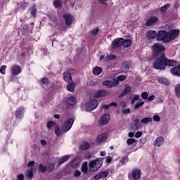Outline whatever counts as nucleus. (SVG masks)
Returning a JSON list of instances; mask_svg holds the SVG:
<instances>
[{
  "label": "nucleus",
  "mask_w": 180,
  "mask_h": 180,
  "mask_svg": "<svg viewBox=\"0 0 180 180\" xmlns=\"http://www.w3.org/2000/svg\"><path fill=\"white\" fill-rule=\"evenodd\" d=\"M179 34V30H173L169 32H167L165 30H160L158 32L157 35V40L158 41H172V40H175L178 35Z\"/></svg>",
  "instance_id": "obj_1"
},
{
  "label": "nucleus",
  "mask_w": 180,
  "mask_h": 180,
  "mask_svg": "<svg viewBox=\"0 0 180 180\" xmlns=\"http://www.w3.org/2000/svg\"><path fill=\"white\" fill-rule=\"evenodd\" d=\"M176 64V62L173 60L167 59L165 55L162 53L160 57L155 60L153 63V68L155 70H165L167 65L168 67H174Z\"/></svg>",
  "instance_id": "obj_2"
},
{
  "label": "nucleus",
  "mask_w": 180,
  "mask_h": 180,
  "mask_svg": "<svg viewBox=\"0 0 180 180\" xmlns=\"http://www.w3.org/2000/svg\"><path fill=\"white\" fill-rule=\"evenodd\" d=\"M63 119H65V121L62 124L61 131L60 129V127L57 126L55 127V134H56V136H61L63 131L64 133H67V131L71 130V127H72V124H74V119L68 117H64Z\"/></svg>",
  "instance_id": "obj_3"
},
{
  "label": "nucleus",
  "mask_w": 180,
  "mask_h": 180,
  "mask_svg": "<svg viewBox=\"0 0 180 180\" xmlns=\"http://www.w3.org/2000/svg\"><path fill=\"white\" fill-rule=\"evenodd\" d=\"M103 164V158H97L96 160H92L89 163L90 171L94 172V171H98Z\"/></svg>",
  "instance_id": "obj_4"
},
{
  "label": "nucleus",
  "mask_w": 180,
  "mask_h": 180,
  "mask_svg": "<svg viewBox=\"0 0 180 180\" xmlns=\"http://www.w3.org/2000/svg\"><path fill=\"white\" fill-rule=\"evenodd\" d=\"M28 169L27 170V176L30 179H32L33 178V175H34V173L36 172V169H34V161L32 160L30 161L27 164Z\"/></svg>",
  "instance_id": "obj_5"
},
{
  "label": "nucleus",
  "mask_w": 180,
  "mask_h": 180,
  "mask_svg": "<svg viewBox=\"0 0 180 180\" xmlns=\"http://www.w3.org/2000/svg\"><path fill=\"white\" fill-rule=\"evenodd\" d=\"M10 72L12 77H16V75H19L22 72V68L19 65H14L11 68Z\"/></svg>",
  "instance_id": "obj_6"
},
{
  "label": "nucleus",
  "mask_w": 180,
  "mask_h": 180,
  "mask_svg": "<svg viewBox=\"0 0 180 180\" xmlns=\"http://www.w3.org/2000/svg\"><path fill=\"white\" fill-rule=\"evenodd\" d=\"M98 106V101L96 99H91L86 103V108L87 110H94Z\"/></svg>",
  "instance_id": "obj_7"
},
{
  "label": "nucleus",
  "mask_w": 180,
  "mask_h": 180,
  "mask_svg": "<svg viewBox=\"0 0 180 180\" xmlns=\"http://www.w3.org/2000/svg\"><path fill=\"white\" fill-rule=\"evenodd\" d=\"M152 50L153 53H162V51L165 50V46H162V44L156 43L152 46Z\"/></svg>",
  "instance_id": "obj_8"
},
{
  "label": "nucleus",
  "mask_w": 180,
  "mask_h": 180,
  "mask_svg": "<svg viewBox=\"0 0 180 180\" xmlns=\"http://www.w3.org/2000/svg\"><path fill=\"white\" fill-rule=\"evenodd\" d=\"M109 120H110V115L105 114L100 117L98 123L101 125L108 124V123H109Z\"/></svg>",
  "instance_id": "obj_9"
},
{
  "label": "nucleus",
  "mask_w": 180,
  "mask_h": 180,
  "mask_svg": "<svg viewBox=\"0 0 180 180\" xmlns=\"http://www.w3.org/2000/svg\"><path fill=\"white\" fill-rule=\"evenodd\" d=\"M123 44V38H117L113 40L112 42V49H118L122 46Z\"/></svg>",
  "instance_id": "obj_10"
},
{
  "label": "nucleus",
  "mask_w": 180,
  "mask_h": 180,
  "mask_svg": "<svg viewBox=\"0 0 180 180\" xmlns=\"http://www.w3.org/2000/svg\"><path fill=\"white\" fill-rule=\"evenodd\" d=\"M108 95H109V93L105 90H100L94 94V98H105Z\"/></svg>",
  "instance_id": "obj_11"
},
{
  "label": "nucleus",
  "mask_w": 180,
  "mask_h": 180,
  "mask_svg": "<svg viewBox=\"0 0 180 180\" xmlns=\"http://www.w3.org/2000/svg\"><path fill=\"white\" fill-rule=\"evenodd\" d=\"M25 115V108L20 107L15 111V117L17 119H22Z\"/></svg>",
  "instance_id": "obj_12"
},
{
  "label": "nucleus",
  "mask_w": 180,
  "mask_h": 180,
  "mask_svg": "<svg viewBox=\"0 0 180 180\" xmlns=\"http://www.w3.org/2000/svg\"><path fill=\"white\" fill-rule=\"evenodd\" d=\"M103 85H105V86H108V88H112V86H117V85H119V81H105L103 82Z\"/></svg>",
  "instance_id": "obj_13"
},
{
  "label": "nucleus",
  "mask_w": 180,
  "mask_h": 180,
  "mask_svg": "<svg viewBox=\"0 0 180 180\" xmlns=\"http://www.w3.org/2000/svg\"><path fill=\"white\" fill-rule=\"evenodd\" d=\"M157 22H158V18L157 16H151L147 20L146 26H151V25H155Z\"/></svg>",
  "instance_id": "obj_14"
},
{
  "label": "nucleus",
  "mask_w": 180,
  "mask_h": 180,
  "mask_svg": "<svg viewBox=\"0 0 180 180\" xmlns=\"http://www.w3.org/2000/svg\"><path fill=\"white\" fill-rule=\"evenodd\" d=\"M158 33L155 30H150L148 32L146 37L148 40H154V39H157Z\"/></svg>",
  "instance_id": "obj_15"
},
{
  "label": "nucleus",
  "mask_w": 180,
  "mask_h": 180,
  "mask_svg": "<svg viewBox=\"0 0 180 180\" xmlns=\"http://www.w3.org/2000/svg\"><path fill=\"white\" fill-rule=\"evenodd\" d=\"M131 176L133 179H140V176H141V172L140 171V169H134L131 172Z\"/></svg>",
  "instance_id": "obj_16"
},
{
  "label": "nucleus",
  "mask_w": 180,
  "mask_h": 180,
  "mask_svg": "<svg viewBox=\"0 0 180 180\" xmlns=\"http://www.w3.org/2000/svg\"><path fill=\"white\" fill-rule=\"evenodd\" d=\"M63 18L65 20L67 26H70V25H71V23H72V20H74V17H72V15H71L70 14H65L63 15Z\"/></svg>",
  "instance_id": "obj_17"
},
{
  "label": "nucleus",
  "mask_w": 180,
  "mask_h": 180,
  "mask_svg": "<svg viewBox=\"0 0 180 180\" xmlns=\"http://www.w3.org/2000/svg\"><path fill=\"white\" fill-rule=\"evenodd\" d=\"M164 144V138L162 136H159L154 141L153 146L155 147H161Z\"/></svg>",
  "instance_id": "obj_18"
},
{
  "label": "nucleus",
  "mask_w": 180,
  "mask_h": 180,
  "mask_svg": "<svg viewBox=\"0 0 180 180\" xmlns=\"http://www.w3.org/2000/svg\"><path fill=\"white\" fill-rule=\"evenodd\" d=\"M170 72L172 74V75L180 77V65L179 66L172 68L170 70Z\"/></svg>",
  "instance_id": "obj_19"
},
{
  "label": "nucleus",
  "mask_w": 180,
  "mask_h": 180,
  "mask_svg": "<svg viewBox=\"0 0 180 180\" xmlns=\"http://www.w3.org/2000/svg\"><path fill=\"white\" fill-rule=\"evenodd\" d=\"M66 103L69 106H74V105H75V103H77V98H75V97H72V96L68 97L66 100Z\"/></svg>",
  "instance_id": "obj_20"
},
{
  "label": "nucleus",
  "mask_w": 180,
  "mask_h": 180,
  "mask_svg": "<svg viewBox=\"0 0 180 180\" xmlns=\"http://www.w3.org/2000/svg\"><path fill=\"white\" fill-rule=\"evenodd\" d=\"M109 175V173L106 171L102 172L100 174L95 176L94 179L99 180L102 179V178H106Z\"/></svg>",
  "instance_id": "obj_21"
},
{
  "label": "nucleus",
  "mask_w": 180,
  "mask_h": 180,
  "mask_svg": "<svg viewBox=\"0 0 180 180\" xmlns=\"http://www.w3.org/2000/svg\"><path fill=\"white\" fill-rule=\"evenodd\" d=\"M63 78L65 82H72V77H71V74L68 72L63 73Z\"/></svg>",
  "instance_id": "obj_22"
},
{
  "label": "nucleus",
  "mask_w": 180,
  "mask_h": 180,
  "mask_svg": "<svg viewBox=\"0 0 180 180\" xmlns=\"http://www.w3.org/2000/svg\"><path fill=\"white\" fill-rule=\"evenodd\" d=\"M107 137H108V135L106 134V133L98 135L97 136L98 143H102V142L105 141V140H106Z\"/></svg>",
  "instance_id": "obj_23"
},
{
  "label": "nucleus",
  "mask_w": 180,
  "mask_h": 180,
  "mask_svg": "<svg viewBox=\"0 0 180 180\" xmlns=\"http://www.w3.org/2000/svg\"><path fill=\"white\" fill-rule=\"evenodd\" d=\"M67 89L70 92H74V91H75V84L72 83V82H68Z\"/></svg>",
  "instance_id": "obj_24"
},
{
  "label": "nucleus",
  "mask_w": 180,
  "mask_h": 180,
  "mask_svg": "<svg viewBox=\"0 0 180 180\" xmlns=\"http://www.w3.org/2000/svg\"><path fill=\"white\" fill-rule=\"evenodd\" d=\"M158 81L160 82V84H163L164 85H169V81H168V79L167 78L159 77Z\"/></svg>",
  "instance_id": "obj_25"
},
{
  "label": "nucleus",
  "mask_w": 180,
  "mask_h": 180,
  "mask_svg": "<svg viewBox=\"0 0 180 180\" xmlns=\"http://www.w3.org/2000/svg\"><path fill=\"white\" fill-rule=\"evenodd\" d=\"M130 91H131V86H130L129 84H125L124 90L123 93L122 94V96H124V95H127V94H129V92H130Z\"/></svg>",
  "instance_id": "obj_26"
},
{
  "label": "nucleus",
  "mask_w": 180,
  "mask_h": 180,
  "mask_svg": "<svg viewBox=\"0 0 180 180\" xmlns=\"http://www.w3.org/2000/svg\"><path fill=\"white\" fill-rule=\"evenodd\" d=\"M122 46L125 48L131 46V40L122 39Z\"/></svg>",
  "instance_id": "obj_27"
},
{
  "label": "nucleus",
  "mask_w": 180,
  "mask_h": 180,
  "mask_svg": "<svg viewBox=\"0 0 180 180\" xmlns=\"http://www.w3.org/2000/svg\"><path fill=\"white\" fill-rule=\"evenodd\" d=\"M110 106H117V103L115 102H112L110 103L109 105L104 104L101 106V109H105V110H108Z\"/></svg>",
  "instance_id": "obj_28"
},
{
  "label": "nucleus",
  "mask_w": 180,
  "mask_h": 180,
  "mask_svg": "<svg viewBox=\"0 0 180 180\" xmlns=\"http://www.w3.org/2000/svg\"><path fill=\"white\" fill-rule=\"evenodd\" d=\"M53 6L55 8H61V5L63 4L62 0H53Z\"/></svg>",
  "instance_id": "obj_29"
},
{
  "label": "nucleus",
  "mask_w": 180,
  "mask_h": 180,
  "mask_svg": "<svg viewBox=\"0 0 180 180\" xmlns=\"http://www.w3.org/2000/svg\"><path fill=\"white\" fill-rule=\"evenodd\" d=\"M93 72H94V75H99L102 72V68H101L99 67H95L93 69Z\"/></svg>",
  "instance_id": "obj_30"
},
{
  "label": "nucleus",
  "mask_w": 180,
  "mask_h": 180,
  "mask_svg": "<svg viewBox=\"0 0 180 180\" xmlns=\"http://www.w3.org/2000/svg\"><path fill=\"white\" fill-rule=\"evenodd\" d=\"M68 158H70V155H65L63 156L60 160H59V164H64V162H66V161H68Z\"/></svg>",
  "instance_id": "obj_31"
},
{
  "label": "nucleus",
  "mask_w": 180,
  "mask_h": 180,
  "mask_svg": "<svg viewBox=\"0 0 180 180\" xmlns=\"http://www.w3.org/2000/svg\"><path fill=\"white\" fill-rule=\"evenodd\" d=\"M46 127L50 130L51 127H56V122L53 121H49L46 123Z\"/></svg>",
  "instance_id": "obj_32"
},
{
  "label": "nucleus",
  "mask_w": 180,
  "mask_h": 180,
  "mask_svg": "<svg viewBox=\"0 0 180 180\" xmlns=\"http://www.w3.org/2000/svg\"><path fill=\"white\" fill-rule=\"evenodd\" d=\"M139 99H140V96H139V94L132 95L131 103L133 105L136 101H139Z\"/></svg>",
  "instance_id": "obj_33"
},
{
  "label": "nucleus",
  "mask_w": 180,
  "mask_h": 180,
  "mask_svg": "<svg viewBox=\"0 0 180 180\" xmlns=\"http://www.w3.org/2000/svg\"><path fill=\"white\" fill-rule=\"evenodd\" d=\"M80 150H88L89 148V143L84 142L80 146Z\"/></svg>",
  "instance_id": "obj_34"
},
{
  "label": "nucleus",
  "mask_w": 180,
  "mask_h": 180,
  "mask_svg": "<svg viewBox=\"0 0 180 180\" xmlns=\"http://www.w3.org/2000/svg\"><path fill=\"white\" fill-rule=\"evenodd\" d=\"M151 122H153L152 117H145L141 120V123H144V124L150 123Z\"/></svg>",
  "instance_id": "obj_35"
},
{
  "label": "nucleus",
  "mask_w": 180,
  "mask_h": 180,
  "mask_svg": "<svg viewBox=\"0 0 180 180\" xmlns=\"http://www.w3.org/2000/svg\"><path fill=\"white\" fill-rule=\"evenodd\" d=\"M30 13L33 18H36V13H37V9H36V6H32Z\"/></svg>",
  "instance_id": "obj_36"
},
{
  "label": "nucleus",
  "mask_w": 180,
  "mask_h": 180,
  "mask_svg": "<svg viewBox=\"0 0 180 180\" xmlns=\"http://www.w3.org/2000/svg\"><path fill=\"white\" fill-rule=\"evenodd\" d=\"M88 171V162H85L82 165V172H86Z\"/></svg>",
  "instance_id": "obj_37"
},
{
  "label": "nucleus",
  "mask_w": 180,
  "mask_h": 180,
  "mask_svg": "<svg viewBox=\"0 0 180 180\" xmlns=\"http://www.w3.org/2000/svg\"><path fill=\"white\" fill-rule=\"evenodd\" d=\"M116 58V56L111 54L109 56H107L105 58V61H112V60H115Z\"/></svg>",
  "instance_id": "obj_38"
},
{
  "label": "nucleus",
  "mask_w": 180,
  "mask_h": 180,
  "mask_svg": "<svg viewBox=\"0 0 180 180\" xmlns=\"http://www.w3.org/2000/svg\"><path fill=\"white\" fill-rule=\"evenodd\" d=\"M175 92H176V96H178L179 98H180V84H177V85L175 86Z\"/></svg>",
  "instance_id": "obj_39"
},
{
  "label": "nucleus",
  "mask_w": 180,
  "mask_h": 180,
  "mask_svg": "<svg viewBox=\"0 0 180 180\" xmlns=\"http://www.w3.org/2000/svg\"><path fill=\"white\" fill-rule=\"evenodd\" d=\"M143 105H144V101H140L135 104L134 109H139L141 106H143Z\"/></svg>",
  "instance_id": "obj_40"
},
{
  "label": "nucleus",
  "mask_w": 180,
  "mask_h": 180,
  "mask_svg": "<svg viewBox=\"0 0 180 180\" xmlns=\"http://www.w3.org/2000/svg\"><path fill=\"white\" fill-rule=\"evenodd\" d=\"M127 161H129L127 157L122 158V160L120 161V165H124L126 162H127Z\"/></svg>",
  "instance_id": "obj_41"
},
{
  "label": "nucleus",
  "mask_w": 180,
  "mask_h": 180,
  "mask_svg": "<svg viewBox=\"0 0 180 180\" xmlns=\"http://www.w3.org/2000/svg\"><path fill=\"white\" fill-rule=\"evenodd\" d=\"M169 6H171V5L169 4H167L165 6H163L160 8L161 12H167V9H168V8H169Z\"/></svg>",
  "instance_id": "obj_42"
},
{
  "label": "nucleus",
  "mask_w": 180,
  "mask_h": 180,
  "mask_svg": "<svg viewBox=\"0 0 180 180\" xmlns=\"http://www.w3.org/2000/svg\"><path fill=\"white\" fill-rule=\"evenodd\" d=\"M136 143V139H129L127 141V146H131V144H134Z\"/></svg>",
  "instance_id": "obj_43"
},
{
  "label": "nucleus",
  "mask_w": 180,
  "mask_h": 180,
  "mask_svg": "<svg viewBox=\"0 0 180 180\" xmlns=\"http://www.w3.org/2000/svg\"><path fill=\"white\" fill-rule=\"evenodd\" d=\"M39 169L41 172H46L47 167L46 166H43V165H39Z\"/></svg>",
  "instance_id": "obj_44"
},
{
  "label": "nucleus",
  "mask_w": 180,
  "mask_h": 180,
  "mask_svg": "<svg viewBox=\"0 0 180 180\" xmlns=\"http://www.w3.org/2000/svg\"><path fill=\"white\" fill-rule=\"evenodd\" d=\"M92 36H96V34L97 33H99V29L98 28H94V30H92L91 32H90Z\"/></svg>",
  "instance_id": "obj_45"
},
{
  "label": "nucleus",
  "mask_w": 180,
  "mask_h": 180,
  "mask_svg": "<svg viewBox=\"0 0 180 180\" xmlns=\"http://www.w3.org/2000/svg\"><path fill=\"white\" fill-rule=\"evenodd\" d=\"M122 113L123 115H129L130 113V108H124L122 110Z\"/></svg>",
  "instance_id": "obj_46"
},
{
  "label": "nucleus",
  "mask_w": 180,
  "mask_h": 180,
  "mask_svg": "<svg viewBox=\"0 0 180 180\" xmlns=\"http://www.w3.org/2000/svg\"><path fill=\"white\" fill-rule=\"evenodd\" d=\"M27 6H29V3L27 2H22L21 4V8L25 11V9H26V8H27Z\"/></svg>",
  "instance_id": "obj_47"
},
{
  "label": "nucleus",
  "mask_w": 180,
  "mask_h": 180,
  "mask_svg": "<svg viewBox=\"0 0 180 180\" xmlns=\"http://www.w3.org/2000/svg\"><path fill=\"white\" fill-rule=\"evenodd\" d=\"M141 98L143 99H148V94L146 91L141 93Z\"/></svg>",
  "instance_id": "obj_48"
},
{
  "label": "nucleus",
  "mask_w": 180,
  "mask_h": 180,
  "mask_svg": "<svg viewBox=\"0 0 180 180\" xmlns=\"http://www.w3.org/2000/svg\"><path fill=\"white\" fill-rule=\"evenodd\" d=\"M6 70V65H3L1 66V69H0V72L1 74L5 75V71Z\"/></svg>",
  "instance_id": "obj_49"
},
{
  "label": "nucleus",
  "mask_w": 180,
  "mask_h": 180,
  "mask_svg": "<svg viewBox=\"0 0 180 180\" xmlns=\"http://www.w3.org/2000/svg\"><path fill=\"white\" fill-rule=\"evenodd\" d=\"M78 165H79V164L78 163V162H77V160H73L72 162V167L73 168H77L78 167Z\"/></svg>",
  "instance_id": "obj_50"
},
{
  "label": "nucleus",
  "mask_w": 180,
  "mask_h": 180,
  "mask_svg": "<svg viewBox=\"0 0 180 180\" xmlns=\"http://www.w3.org/2000/svg\"><path fill=\"white\" fill-rule=\"evenodd\" d=\"M126 79V76L124 75H120L117 77V81H124Z\"/></svg>",
  "instance_id": "obj_51"
},
{
  "label": "nucleus",
  "mask_w": 180,
  "mask_h": 180,
  "mask_svg": "<svg viewBox=\"0 0 180 180\" xmlns=\"http://www.w3.org/2000/svg\"><path fill=\"white\" fill-rule=\"evenodd\" d=\"M54 167H56V164H51L49 167L48 171L49 172H51V171H53V169H54Z\"/></svg>",
  "instance_id": "obj_52"
},
{
  "label": "nucleus",
  "mask_w": 180,
  "mask_h": 180,
  "mask_svg": "<svg viewBox=\"0 0 180 180\" xmlns=\"http://www.w3.org/2000/svg\"><path fill=\"white\" fill-rule=\"evenodd\" d=\"M41 82H42V84H44V85H48L49 84V79L43 78L41 79Z\"/></svg>",
  "instance_id": "obj_53"
},
{
  "label": "nucleus",
  "mask_w": 180,
  "mask_h": 180,
  "mask_svg": "<svg viewBox=\"0 0 180 180\" xmlns=\"http://www.w3.org/2000/svg\"><path fill=\"white\" fill-rule=\"evenodd\" d=\"M153 119L154 122H160L161 120V118L158 115H154Z\"/></svg>",
  "instance_id": "obj_54"
},
{
  "label": "nucleus",
  "mask_w": 180,
  "mask_h": 180,
  "mask_svg": "<svg viewBox=\"0 0 180 180\" xmlns=\"http://www.w3.org/2000/svg\"><path fill=\"white\" fill-rule=\"evenodd\" d=\"M105 162H107V164H110V162H112V157L108 156L107 158H105Z\"/></svg>",
  "instance_id": "obj_55"
},
{
  "label": "nucleus",
  "mask_w": 180,
  "mask_h": 180,
  "mask_svg": "<svg viewBox=\"0 0 180 180\" xmlns=\"http://www.w3.org/2000/svg\"><path fill=\"white\" fill-rule=\"evenodd\" d=\"M143 133L141 131H138L135 134L136 139H140V136H142Z\"/></svg>",
  "instance_id": "obj_56"
},
{
  "label": "nucleus",
  "mask_w": 180,
  "mask_h": 180,
  "mask_svg": "<svg viewBox=\"0 0 180 180\" xmlns=\"http://www.w3.org/2000/svg\"><path fill=\"white\" fill-rule=\"evenodd\" d=\"M18 180H23V179H25V176H23L22 174H18Z\"/></svg>",
  "instance_id": "obj_57"
},
{
  "label": "nucleus",
  "mask_w": 180,
  "mask_h": 180,
  "mask_svg": "<svg viewBox=\"0 0 180 180\" xmlns=\"http://www.w3.org/2000/svg\"><path fill=\"white\" fill-rule=\"evenodd\" d=\"M81 175V172L79 170H75V176H79Z\"/></svg>",
  "instance_id": "obj_58"
},
{
  "label": "nucleus",
  "mask_w": 180,
  "mask_h": 180,
  "mask_svg": "<svg viewBox=\"0 0 180 180\" xmlns=\"http://www.w3.org/2000/svg\"><path fill=\"white\" fill-rule=\"evenodd\" d=\"M154 99H155V96L152 95V96H150L148 97V101H154Z\"/></svg>",
  "instance_id": "obj_59"
},
{
  "label": "nucleus",
  "mask_w": 180,
  "mask_h": 180,
  "mask_svg": "<svg viewBox=\"0 0 180 180\" xmlns=\"http://www.w3.org/2000/svg\"><path fill=\"white\" fill-rule=\"evenodd\" d=\"M41 146H46L47 142L45 140H41Z\"/></svg>",
  "instance_id": "obj_60"
},
{
  "label": "nucleus",
  "mask_w": 180,
  "mask_h": 180,
  "mask_svg": "<svg viewBox=\"0 0 180 180\" xmlns=\"http://www.w3.org/2000/svg\"><path fill=\"white\" fill-rule=\"evenodd\" d=\"M100 4H106V2H108V0H99Z\"/></svg>",
  "instance_id": "obj_61"
},
{
  "label": "nucleus",
  "mask_w": 180,
  "mask_h": 180,
  "mask_svg": "<svg viewBox=\"0 0 180 180\" xmlns=\"http://www.w3.org/2000/svg\"><path fill=\"white\" fill-rule=\"evenodd\" d=\"M100 155L101 157H105V155H106V152H105V151L101 152Z\"/></svg>",
  "instance_id": "obj_62"
},
{
  "label": "nucleus",
  "mask_w": 180,
  "mask_h": 180,
  "mask_svg": "<svg viewBox=\"0 0 180 180\" xmlns=\"http://www.w3.org/2000/svg\"><path fill=\"white\" fill-rule=\"evenodd\" d=\"M53 117H54L55 119H60V115L56 114V115H53Z\"/></svg>",
  "instance_id": "obj_63"
},
{
  "label": "nucleus",
  "mask_w": 180,
  "mask_h": 180,
  "mask_svg": "<svg viewBox=\"0 0 180 180\" xmlns=\"http://www.w3.org/2000/svg\"><path fill=\"white\" fill-rule=\"evenodd\" d=\"M129 137H134V134L133 132H129Z\"/></svg>",
  "instance_id": "obj_64"
}]
</instances>
